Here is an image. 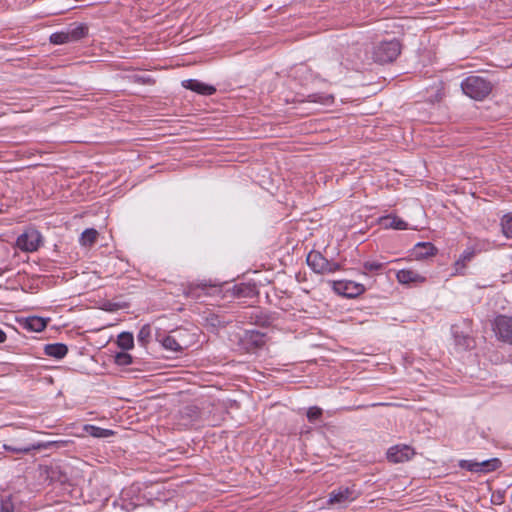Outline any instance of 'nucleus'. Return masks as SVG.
I'll return each instance as SVG.
<instances>
[{"mask_svg":"<svg viewBox=\"0 0 512 512\" xmlns=\"http://www.w3.org/2000/svg\"><path fill=\"white\" fill-rule=\"evenodd\" d=\"M494 330L499 339L512 343V318L500 315L495 319Z\"/></svg>","mask_w":512,"mask_h":512,"instance_id":"9","label":"nucleus"},{"mask_svg":"<svg viewBox=\"0 0 512 512\" xmlns=\"http://www.w3.org/2000/svg\"><path fill=\"white\" fill-rule=\"evenodd\" d=\"M502 462L498 458H491L478 462L479 472L488 473L497 470Z\"/></svg>","mask_w":512,"mask_h":512,"instance_id":"24","label":"nucleus"},{"mask_svg":"<svg viewBox=\"0 0 512 512\" xmlns=\"http://www.w3.org/2000/svg\"><path fill=\"white\" fill-rule=\"evenodd\" d=\"M474 257V251L471 249H466L460 256V258L455 262L456 272L459 271V268H465L466 263L470 261Z\"/></svg>","mask_w":512,"mask_h":512,"instance_id":"31","label":"nucleus"},{"mask_svg":"<svg viewBox=\"0 0 512 512\" xmlns=\"http://www.w3.org/2000/svg\"><path fill=\"white\" fill-rule=\"evenodd\" d=\"M309 98H311L310 101L320 103L323 105H329L333 103L334 97L332 95H310Z\"/></svg>","mask_w":512,"mask_h":512,"instance_id":"35","label":"nucleus"},{"mask_svg":"<svg viewBox=\"0 0 512 512\" xmlns=\"http://www.w3.org/2000/svg\"><path fill=\"white\" fill-rule=\"evenodd\" d=\"M44 353L49 357L62 359L67 355L68 347L64 343L47 344L44 347Z\"/></svg>","mask_w":512,"mask_h":512,"instance_id":"18","label":"nucleus"},{"mask_svg":"<svg viewBox=\"0 0 512 512\" xmlns=\"http://www.w3.org/2000/svg\"><path fill=\"white\" fill-rule=\"evenodd\" d=\"M115 362L119 366H127L132 363V356L126 352H119L115 355Z\"/></svg>","mask_w":512,"mask_h":512,"instance_id":"34","label":"nucleus"},{"mask_svg":"<svg viewBox=\"0 0 512 512\" xmlns=\"http://www.w3.org/2000/svg\"><path fill=\"white\" fill-rule=\"evenodd\" d=\"M414 449L408 445H395L388 449L387 459L391 463H402L414 456Z\"/></svg>","mask_w":512,"mask_h":512,"instance_id":"10","label":"nucleus"},{"mask_svg":"<svg viewBox=\"0 0 512 512\" xmlns=\"http://www.w3.org/2000/svg\"><path fill=\"white\" fill-rule=\"evenodd\" d=\"M98 237V232L94 228L85 229L79 239L82 246H92Z\"/></svg>","mask_w":512,"mask_h":512,"instance_id":"23","label":"nucleus"},{"mask_svg":"<svg viewBox=\"0 0 512 512\" xmlns=\"http://www.w3.org/2000/svg\"><path fill=\"white\" fill-rule=\"evenodd\" d=\"M65 30L71 42L79 41L86 37L88 34V26L84 23L71 24Z\"/></svg>","mask_w":512,"mask_h":512,"instance_id":"16","label":"nucleus"},{"mask_svg":"<svg viewBox=\"0 0 512 512\" xmlns=\"http://www.w3.org/2000/svg\"><path fill=\"white\" fill-rule=\"evenodd\" d=\"M119 308L118 304L108 303L106 310L107 311H115Z\"/></svg>","mask_w":512,"mask_h":512,"instance_id":"40","label":"nucleus"},{"mask_svg":"<svg viewBox=\"0 0 512 512\" xmlns=\"http://www.w3.org/2000/svg\"><path fill=\"white\" fill-rule=\"evenodd\" d=\"M6 320H8V315H5L4 318H2V324L7 326L8 328H13L10 323L6 322Z\"/></svg>","mask_w":512,"mask_h":512,"instance_id":"41","label":"nucleus"},{"mask_svg":"<svg viewBox=\"0 0 512 512\" xmlns=\"http://www.w3.org/2000/svg\"><path fill=\"white\" fill-rule=\"evenodd\" d=\"M382 224L386 228H392L396 230H405L407 229V223L402 220L401 218H398L396 216H386L382 219Z\"/></svg>","mask_w":512,"mask_h":512,"instance_id":"22","label":"nucleus"},{"mask_svg":"<svg viewBox=\"0 0 512 512\" xmlns=\"http://www.w3.org/2000/svg\"><path fill=\"white\" fill-rule=\"evenodd\" d=\"M182 85L183 87H185L186 89H189L191 91H194V92H197L201 95H212L216 92V88L211 86V85H208V84H205L203 82H200L199 80H196V79H188V80H184L182 82Z\"/></svg>","mask_w":512,"mask_h":512,"instance_id":"14","label":"nucleus"},{"mask_svg":"<svg viewBox=\"0 0 512 512\" xmlns=\"http://www.w3.org/2000/svg\"><path fill=\"white\" fill-rule=\"evenodd\" d=\"M117 344L123 350H129L134 346V337L131 332H122L119 334Z\"/></svg>","mask_w":512,"mask_h":512,"instance_id":"25","label":"nucleus"},{"mask_svg":"<svg viewBox=\"0 0 512 512\" xmlns=\"http://www.w3.org/2000/svg\"><path fill=\"white\" fill-rule=\"evenodd\" d=\"M492 87L490 81L477 75H470L461 82L463 93L478 101L485 99L491 93Z\"/></svg>","mask_w":512,"mask_h":512,"instance_id":"1","label":"nucleus"},{"mask_svg":"<svg viewBox=\"0 0 512 512\" xmlns=\"http://www.w3.org/2000/svg\"><path fill=\"white\" fill-rule=\"evenodd\" d=\"M251 319L254 320V324L260 327H269L273 322V317L267 312L255 310L251 314Z\"/></svg>","mask_w":512,"mask_h":512,"instance_id":"21","label":"nucleus"},{"mask_svg":"<svg viewBox=\"0 0 512 512\" xmlns=\"http://www.w3.org/2000/svg\"><path fill=\"white\" fill-rule=\"evenodd\" d=\"M333 290L345 297L355 298L365 292V287L355 281L339 280L333 282Z\"/></svg>","mask_w":512,"mask_h":512,"instance_id":"7","label":"nucleus"},{"mask_svg":"<svg viewBox=\"0 0 512 512\" xmlns=\"http://www.w3.org/2000/svg\"><path fill=\"white\" fill-rule=\"evenodd\" d=\"M397 281L402 285H420L426 282V277L414 269H401L396 273Z\"/></svg>","mask_w":512,"mask_h":512,"instance_id":"11","label":"nucleus"},{"mask_svg":"<svg viewBox=\"0 0 512 512\" xmlns=\"http://www.w3.org/2000/svg\"><path fill=\"white\" fill-rule=\"evenodd\" d=\"M438 249L430 242H419L412 249V255L417 260H422L436 255Z\"/></svg>","mask_w":512,"mask_h":512,"instance_id":"13","label":"nucleus"},{"mask_svg":"<svg viewBox=\"0 0 512 512\" xmlns=\"http://www.w3.org/2000/svg\"><path fill=\"white\" fill-rule=\"evenodd\" d=\"M15 371H20L18 366H15L14 364L9 362H2V377L12 375Z\"/></svg>","mask_w":512,"mask_h":512,"instance_id":"38","label":"nucleus"},{"mask_svg":"<svg viewBox=\"0 0 512 512\" xmlns=\"http://www.w3.org/2000/svg\"><path fill=\"white\" fill-rule=\"evenodd\" d=\"M210 290H218L215 285H212L211 283H208L206 281L200 282V283H191L188 284L184 290L183 293L186 297L199 300L203 296L211 295L212 293Z\"/></svg>","mask_w":512,"mask_h":512,"instance_id":"8","label":"nucleus"},{"mask_svg":"<svg viewBox=\"0 0 512 512\" xmlns=\"http://www.w3.org/2000/svg\"><path fill=\"white\" fill-rule=\"evenodd\" d=\"M307 265L318 274H330L341 269L339 263L325 258L319 251H311L306 258Z\"/></svg>","mask_w":512,"mask_h":512,"instance_id":"3","label":"nucleus"},{"mask_svg":"<svg viewBox=\"0 0 512 512\" xmlns=\"http://www.w3.org/2000/svg\"><path fill=\"white\" fill-rule=\"evenodd\" d=\"M84 431L95 438H108L115 434V432L110 429L101 428L91 424L85 425Z\"/></svg>","mask_w":512,"mask_h":512,"instance_id":"20","label":"nucleus"},{"mask_svg":"<svg viewBox=\"0 0 512 512\" xmlns=\"http://www.w3.org/2000/svg\"><path fill=\"white\" fill-rule=\"evenodd\" d=\"M151 333H152L151 325L150 324L143 325L138 332L137 341L142 346H144V347L147 346V344L150 342V339H151Z\"/></svg>","mask_w":512,"mask_h":512,"instance_id":"27","label":"nucleus"},{"mask_svg":"<svg viewBox=\"0 0 512 512\" xmlns=\"http://www.w3.org/2000/svg\"><path fill=\"white\" fill-rule=\"evenodd\" d=\"M360 496V492L356 489V485L340 486L329 493L328 503L330 505H347Z\"/></svg>","mask_w":512,"mask_h":512,"instance_id":"5","label":"nucleus"},{"mask_svg":"<svg viewBox=\"0 0 512 512\" xmlns=\"http://www.w3.org/2000/svg\"><path fill=\"white\" fill-rule=\"evenodd\" d=\"M253 293L254 289L244 283L234 285L233 287V294L237 297H250Z\"/></svg>","mask_w":512,"mask_h":512,"instance_id":"28","label":"nucleus"},{"mask_svg":"<svg viewBox=\"0 0 512 512\" xmlns=\"http://www.w3.org/2000/svg\"><path fill=\"white\" fill-rule=\"evenodd\" d=\"M19 502L14 495H2V512H14Z\"/></svg>","mask_w":512,"mask_h":512,"instance_id":"26","label":"nucleus"},{"mask_svg":"<svg viewBox=\"0 0 512 512\" xmlns=\"http://www.w3.org/2000/svg\"><path fill=\"white\" fill-rule=\"evenodd\" d=\"M204 321L205 326L209 328L211 332H216L220 328H224L227 324V321H225L223 317L215 313H208L204 317Z\"/></svg>","mask_w":512,"mask_h":512,"instance_id":"19","label":"nucleus"},{"mask_svg":"<svg viewBox=\"0 0 512 512\" xmlns=\"http://www.w3.org/2000/svg\"><path fill=\"white\" fill-rule=\"evenodd\" d=\"M455 342L458 346L462 347L463 349H469L473 345V339L467 335H459L455 334Z\"/></svg>","mask_w":512,"mask_h":512,"instance_id":"33","label":"nucleus"},{"mask_svg":"<svg viewBox=\"0 0 512 512\" xmlns=\"http://www.w3.org/2000/svg\"><path fill=\"white\" fill-rule=\"evenodd\" d=\"M135 82L140 83V84H150L151 83V79L150 78H144V77L136 76L135 77Z\"/></svg>","mask_w":512,"mask_h":512,"instance_id":"39","label":"nucleus"},{"mask_svg":"<svg viewBox=\"0 0 512 512\" xmlns=\"http://www.w3.org/2000/svg\"><path fill=\"white\" fill-rule=\"evenodd\" d=\"M17 287H18V284L17 285H11V286H8V285L3 286L2 285V288H5V289H17Z\"/></svg>","mask_w":512,"mask_h":512,"instance_id":"42","label":"nucleus"},{"mask_svg":"<svg viewBox=\"0 0 512 512\" xmlns=\"http://www.w3.org/2000/svg\"><path fill=\"white\" fill-rule=\"evenodd\" d=\"M6 340V334L4 331H2V338H1V341L2 343Z\"/></svg>","mask_w":512,"mask_h":512,"instance_id":"43","label":"nucleus"},{"mask_svg":"<svg viewBox=\"0 0 512 512\" xmlns=\"http://www.w3.org/2000/svg\"><path fill=\"white\" fill-rule=\"evenodd\" d=\"M502 232L507 238H512V214H507L501 219Z\"/></svg>","mask_w":512,"mask_h":512,"instance_id":"32","label":"nucleus"},{"mask_svg":"<svg viewBox=\"0 0 512 512\" xmlns=\"http://www.w3.org/2000/svg\"><path fill=\"white\" fill-rule=\"evenodd\" d=\"M15 321L23 329L32 332H41L46 328L48 319L38 316H30L27 318L15 317Z\"/></svg>","mask_w":512,"mask_h":512,"instance_id":"12","label":"nucleus"},{"mask_svg":"<svg viewBox=\"0 0 512 512\" xmlns=\"http://www.w3.org/2000/svg\"><path fill=\"white\" fill-rule=\"evenodd\" d=\"M42 244L41 233L33 227L25 229L16 239V246L24 252H35Z\"/></svg>","mask_w":512,"mask_h":512,"instance_id":"4","label":"nucleus"},{"mask_svg":"<svg viewBox=\"0 0 512 512\" xmlns=\"http://www.w3.org/2000/svg\"><path fill=\"white\" fill-rule=\"evenodd\" d=\"M244 341L252 348H261L266 343V334L257 330H247L244 334Z\"/></svg>","mask_w":512,"mask_h":512,"instance_id":"15","label":"nucleus"},{"mask_svg":"<svg viewBox=\"0 0 512 512\" xmlns=\"http://www.w3.org/2000/svg\"><path fill=\"white\" fill-rule=\"evenodd\" d=\"M306 415L310 422H315L321 417L322 409L319 407H310Z\"/></svg>","mask_w":512,"mask_h":512,"instance_id":"37","label":"nucleus"},{"mask_svg":"<svg viewBox=\"0 0 512 512\" xmlns=\"http://www.w3.org/2000/svg\"><path fill=\"white\" fill-rule=\"evenodd\" d=\"M185 333V329L177 328L172 331V334L164 336L159 341L166 350L179 353L188 346L182 339Z\"/></svg>","mask_w":512,"mask_h":512,"instance_id":"6","label":"nucleus"},{"mask_svg":"<svg viewBox=\"0 0 512 512\" xmlns=\"http://www.w3.org/2000/svg\"><path fill=\"white\" fill-rule=\"evenodd\" d=\"M459 466L470 472H479L478 462L474 460H461Z\"/></svg>","mask_w":512,"mask_h":512,"instance_id":"36","label":"nucleus"},{"mask_svg":"<svg viewBox=\"0 0 512 512\" xmlns=\"http://www.w3.org/2000/svg\"><path fill=\"white\" fill-rule=\"evenodd\" d=\"M2 447L12 453L16 454H27L31 452L32 450L38 449L39 446H36L34 444L26 443L23 441H16L14 443L10 444H3Z\"/></svg>","mask_w":512,"mask_h":512,"instance_id":"17","label":"nucleus"},{"mask_svg":"<svg viewBox=\"0 0 512 512\" xmlns=\"http://www.w3.org/2000/svg\"><path fill=\"white\" fill-rule=\"evenodd\" d=\"M401 50L402 44L398 39L383 40L373 47L372 58L380 64L391 63L398 58Z\"/></svg>","mask_w":512,"mask_h":512,"instance_id":"2","label":"nucleus"},{"mask_svg":"<svg viewBox=\"0 0 512 512\" xmlns=\"http://www.w3.org/2000/svg\"><path fill=\"white\" fill-rule=\"evenodd\" d=\"M386 263L378 261H366L363 263L364 274L377 273L385 268Z\"/></svg>","mask_w":512,"mask_h":512,"instance_id":"30","label":"nucleus"},{"mask_svg":"<svg viewBox=\"0 0 512 512\" xmlns=\"http://www.w3.org/2000/svg\"><path fill=\"white\" fill-rule=\"evenodd\" d=\"M49 39L50 42L54 45H62L71 42L66 30L51 34Z\"/></svg>","mask_w":512,"mask_h":512,"instance_id":"29","label":"nucleus"}]
</instances>
